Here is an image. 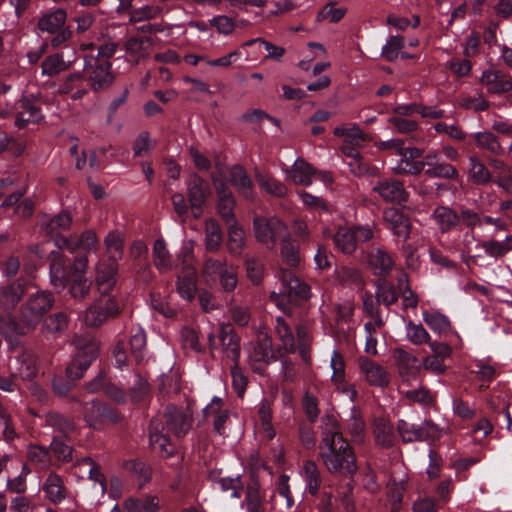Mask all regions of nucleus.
Instances as JSON below:
<instances>
[{
  "mask_svg": "<svg viewBox=\"0 0 512 512\" xmlns=\"http://www.w3.org/2000/svg\"><path fill=\"white\" fill-rule=\"evenodd\" d=\"M319 457L331 474L350 476L357 471L356 455L343 437L338 421L333 415L323 418Z\"/></svg>",
  "mask_w": 512,
  "mask_h": 512,
  "instance_id": "obj_1",
  "label": "nucleus"
},
{
  "mask_svg": "<svg viewBox=\"0 0 512 512\" xmlns=\"http://www.w3.org/2000/svg\"><path fill=\"white\" fill-rule=\"evenodd\" d=\"M53 297L41 291L31 295L22 305L19 322L9 318L0 324V331L5 335L10 346L14 336L25 335L35 329L42 317L52 308ZM14 349L13 347H11Z\"/></svg>",
  "mask_w": 512,
  "mask_h": 512,
  "instance_id": "obj_2",
  "label": "nucleus"
},
{
  "mask_svg": "<svg viewBox=\"0 0 512 512\" xmlns=\"http://www.w3.org/2000/svg\"><path fill=\"white\" fill-rule=\"evenodd\" d=\"M279 281L281 283L279 292L272 291L270 298L281 310L285 309L293 296L303 300L310 298L309 285L301 282L290 270H281Z\"/></svg>",
  "mask_w": 512,
  "mask_h": 512,
  "instance_id": "obj_3",
  "label": "nucleus"
},
{
  "mask_svg": "<svg viewBox=\"0 0 512 512\" xmlns=\"http://www.w3.org/2000/svg\"><path fill=\"white\" fill-rule=\"evenodd\" d=\"M253 231L256 240L270 250L275 248L278 240L288 236L287 226L276 217L255 216Z\"/></svg>",
  "mask_w": 512,
  "mask_h": 512,
  "instance_id": "obj_4",
  "label": "nucleus"
},
{
  "mask_svg": "<svg viewBox=\"0 0 512 512\" xmlns=\"http://www.w3.org/2000/svg\"><path fill=\"white\" fill-rule=\"evenodd\" d=\"M83 77L94 91L105 90L115 81L110 61L94 57L85 58Z\"/></svg>",
  "mask_w": 512,
  "mask_h": 512,
  "instance_id": "obj_5",
  "label": "nucleus"
},
{
  "mask_svg": "<svg viewBox=\"0 0 512 512\" xmlns=\"http://www.w3.org/2000/svg\"><path fill=\"white\" fill-rule=\"evenodd\" d=\"M208 343L211 353L220 352L223 357L237 363L240 357V344L237 335L229 325L222 324L219 334L210 333Z\"/></svg>",
  "mask_w": 512,
  "mask_h": 512,
  "instance_id": "obj_6",
  "label": "nucleus"
},
{
  "mask_svg": "<svg viewBox=\"0 0 512 512\" xmlns=\"http://www.w3.org/2000/svg\"><path fill=\"white\" fill-rule=\"evenodd\" d=\"M12 115L10 112H0V117L6 118ZM15 126L23 129L29 124L38 123L43 114L40 103L32 96H23L14 105Z\"/></svg>",
  "mask_w": 512,
  "mask_h": 512,
  "instance_id": "obj_7",
  "label": "nucleus"
},
{
  "mask_svg": "<svg viewBox=\"0 0 512 512\" xmlns=\"http://www.w3.org/2000/svg\"><path fill=\"white\" fill-rule=\"evenodd\" d=\"M334 135L343 139L341 149L344 156L348 158L359 157L357 147H360L368 140V136L355 124L336 127Z\"/></svg>",
  "mask_w": 512,
  "mask_h": 512,
  "instance_id": "obj_8",
  "label": "nucleus"
},
{
  "mask_svg": "<svg viewBox=\"0 0 512 512\" xmlns=\"http://www.w3.org/2000/svg\"><path fill=\"white\" fill-rule=\"evenodd\" d=\"M287 179L298 185H310L314 179L321 180L329 185L332 182V176L328 172L315 171L308 162H293L290 168L285 169Z\"/></svg>",
  "mask_w": 512,
  "mask_h": 512,
  "instance_id": "obj_9",
  "label": "nucleus"
},
{
  "mask_svg": "<svg viewBox=\"0 0 512 512\" xmlns=\"http://www.w3.org/2000/svg\"><path fill=\"white\" fill-rule=\"evenodd\" d=\"M88 259L80 256L75 259L71 275L69 276V293L74 299L85 298L91 288V281L85 277Z\"/></svg>",
  "mask_w": 512,
  "mask_h": 512,
  "instance_id": "obj_10",
  "label": "nucleus"
},
{
  "mask_svg": "<svg viewBox=\"0 0 512 512\" xmlns=\"http://www.w3.org/2000/svg\"><path fill=\"white\" fill-rule=\"evenodd\" d=\"M182 255L185 258L187 264L183 267L181 274L177 280V291L179 295L186 300H192L196 293V279L197 273L194 266L189 264L193 258L192 247H184L182 249Z\"/></svg>",
  "mask_w": 512,
  "mask_h": 512,
  "instance_id": "obj_11",
  "label": "nucleus"
},
{
  "mask_svg": "<svg viewBox=\"0 0 512 512\" xmlns=\"http://www.w3.org/2000/svg\"><path fill=\"white\" fill-rule=\"evenodd\" d=\"M118 311L117 302L113 298L103 296L87 309L84 321L89 326H99Z\"/></svg>",
  "mask_w": 512,
  "mask_h": 512,
  "instance_id": "obj_12",
  "label": "nucleus"
},
{
  "mask_svg": "<svg viewBox=\"0 0 512 512\" xmlns=\"http://www.w3.org/2000/svg\"><path fill=\"white\" fill-rule=\"evenodd\" d=\"M480 83L489 94L501 95L512 91V76L501 69L484 70L480 77Z\"/></svg>",
  "mask_w": 512,
  "mask_h": 512,
  "instance_id": "obj_13",
  "label": "nucleus"
},
{
  "mask_svg": "<svg viewBox=\"0 0 512 512\" xmlns=\"http://www.w3.org/2000/svg\"><path fill=\"white\" fill-rule=\"evenodd\" d=\"M56 246L63 250H68L74 253L78 249H82L85 252L96 251L98 248V239L96 233L92 230H87L78 236H58L55 238Z\"/></svg>",
  "mask_w": 512,
  "mask_h": 512,
  "instance_id": "obj_14",
  "label": "nucleus"
},
{
  "mask_svg": "<svg viewBox=\"0 0 512 512\" xmlns=\"http://www.w3.org/2000/svg\"><path fill=\"white\" fill-rule=\"evenodd\" d=\"M16 354L11 357L10 368L12 372L23 380L33 379L38 371L36 357L28 349L21 348L15 351Z\"/></svg>",
  "mask_w": 512,
  "mask_h": 512,
  "instance_id": "obj_15",
  "label": "nucleus"
},
{
  "mask_svg": "<svg viewBox=\"0 0 512 512\" xmlns=\"http://www.w3.org/2000/svg\"><path fill=\"white\" fill-rule=\"evenodd\" d=\"M359 369L363 379L371 386L384 388L390 383L391 375L389 371L371 359L361 357L359 359Z\"/></svg>",
  "mask_w": 512,
  "mask_h": 512,
  "instance_id": "obj_16",
  "label": "nucleus"
},
{
  "mask_svg": "<svg viewBox=\"0 0 512 512\" xmlns=\"http://www.w3.org/2000/svg\"><path fill=\"white\" fill-rule=\"evenodd\" d=\"M330 368L332 369L331 381L336 386V389L347 395L351 402H354L357 392L353 385L345 381V360L343 355L337 350L332 352Z\"/></svg>",
  "mask_w": 512,
  "mask_h": 512,
  "instance_id": "obj_17",
  "label": "nucleus"
},
{
  "mask_svg": "<svg viewBox=\"0 0 512 512\" xmlns=\"http://www.w3.org/2000/svg\"><path fill=\"white\" fill-rule=\"evenodd\" d=\"M275 360V354L271 339L263 336L257 340L249 353V362L254 371L261 372L271 361Z\"/></svg>",
  "mask_w": 512,
  "mask_h": 512,
  "instance_id": "obj_18",
  "label": "nucleus"
},
{
  "mask_svg": "<svg viewBox=\"0 0 512 512\" xmlns=\"http://www.w3.org/2000/svg\"><path fill=\"white\" fill-rule=\"evenodd\" d=\"M393 358L404 381L408 382L418 378L422 366L416 356L402 348H397L393 351Z\"/></svg>",
  "mask_w": 512,
  "mask_h": 512,
  "instance_id": "obj_19",
  "label": "nucleus"
},
{
  "mask_svg": "<svg viewBox=\"0 0 512 512\" xmlns=\"http://www.w3.org/2000/svg\"><path fill=\"white\" fill-rule=\"evenodd\" d=\"M45 499L54 505L62 503L68 497V488L64 479L55 472H50L42 485Z\"/></svg>",
  "mask_w": 512,
  "mask_h": 512,
  "instance_id": "obj_20",
  "label": "nucleus"
},
{
  "mask_svg": "<svg viewBox=\"0 0 512 512\" xmlns=\"http://www.w3.org/2000/svg\"><path fill=\"white\" fill-rule=\"evenodd\" d=\"M373 191L377 192L385 202L398 205L406 203L409 196L403 184L398 181H379L373 187Z\"/></svg>",
  "mask_w": 512,
  "mask_h": 512,
  "instance_id": "obj_21",
  "label": "nucleus"
},
{
  "mask_svg": "<svg viewBox=\"0 0 512 512\" xmlns=\"http://www.w3.org/2000/svg\"><path fill=\"white\" fill-rule=\"evenodd\" d=\"M208 195V184L204 180L194 176L188 185V198L195 218H199L202 215V207Z\"/></svg>",
  "mask_w": 512,
  "mask_h": 512,
  "instance_id": "obj_22",
  "label": "nucleus"
},
{
  "mask_svg": "<svg viewBox=\"0 0 512 512\" xmlns=\"http://www.w3.org/2000/svg\"><path fill=\"white\" fill-rule=\"evenodd\" d=\"M71 271L67 270V261L63 254L60 252L51 253L50 263V281L53 287L62 291L68 285V279Z\"/></svg>",
  "mask_w": 512,
  "mask_h": 512,
  "instance_id": "obj_23",
  "label": "nucleus"
},
{
  "mask_svg": "<svg viewBox=\"0 0 512 512\" xmlns=\"http://www.w3.org/2000/svg\"><path fill=\"white\" fill-rule=\"evenodd\" d=\"M166 422L168 428L177 436L181 437L188 433L192 424V413L187 409L179 410L174 406L166 409Z\"/></svg>",
  "mask_w": 512,
  "mask_h": 512,
  "instance_id": "obj_24",
  "label": "nucleus"
},
{
  "mask_svg": "<svg viewBox=\"0 0 512 512\" xmlns=\"http://www.w3.org/2000/svg\"><path fill=\"white\" fill-rule=\"evenodd\" d=\"M124 50L133 66L147 58L152 50V41L143 36H133L124 42Z\"/></svg>",
  "mask_w": 512,
  "mask_h": 512,
  "instance_id": "obj_25",
  "label": "nucleus"
},
{
  "mask_svg": "<svg viewBox=\"0 0 512 512\" xmlns=\"http://www.w3.org/2000/svg\"><path fill=\"white\" fill-rule=\"evenodd\" d=\"M384 221L394 235L408 239L411 233V222L407 216L396 208H387L383 212Z\"/></svg>",
  "mask_w": 512,
  "mask_h": 512,
  "instance_id": "obj_26",
  "label": "nucleus"
},
{
  "mask_svg": "<svg viewBox=\"0 0 512 512\" xmlns=\"http://www.w3.org/2000/svg\"><path fill=\"white\" fill-rule=\"evenodd\" d=\"M228 252L233 256H240L247 245V235L243 226L238 221L227 223Z\"/></svg>",
  "mask_w": 512,
  "mask_h": 512,
  "instance_id": "obj_27",
  "label": "nucleus"
},
{
  "mask_svg": "<svg viewBox=\"0 0 512 512\" xmlns=\"http://www.w3.org/2000/svg\"><path fill=\"white\" fill-rule=\"evenodd\" d=\"M117 263L101 262L97 266L96 282L99 292L107 296L116 283Z\"/></svg>",
  "mask_w": 512,
  "mask_h": 512,
  "instance_id": "obj_28",
  "label": "nucleus"
},
{
  "mask_svg": "<svg viewBox=\"0 0 512 512\" xmlns=\"http://www.w3.org/2000/svg\"><path fill=\"white\" fill-rule=\"evenodd\" d=\"M369 265L375 275L385 277L394 267L392 256L382 248H374L369 254Z\"/></svg>",
  "mask_w": 512,
  "mask_h": 512,
  "instance_id": "obj_29",
  "label": "nucleus"
},
{
  "mask_svg": "<svg viewBox=\"0 0 512 512\" xmlns=\"http://www.w3.org/2000/svg\"><path fill=\"white\" fill-rule=\"evenodd\" d=\"M67 19V13L62 8L43 14L37 23V28L41 32L54 34L62 29Z\"/></svg>",
  "mask_w": 512,
  "mask_h": 512,
  "instance_id": "obj_30",
  "label": "nucleus"
},
{
  "mask_svg": "<svg viewBox=\"0 0 512 512\" xmlns=\"http://www.w3.org/2000/svg\"><path fill=\"white\" fill-rule=\"evenodd\" d=\"M216 189L219 198L217 205L219 215L226 224L237 221L233 212L235 200L230 190H228L222 183L219 185L216 184Z\"/></svg>",
  "mask_w": 512,
  "mask_h": 512,
  "instance_id": "obj_31",
  "label": "nucleus"
},
{
  "mask_svg": "<svg viewBox=\"0 0 512 512\" xmlns=\"http://www.w3.org/2000/svg\"><path fill=\"white\" fill-rule=\"evenodd\" d=\"M242 507L247 512H266L265 494L258 482H252L247 486L245 500Z\"/></svg>",
  "mask_w": 512,
  "mask_h": 512,
  "instance_id": "obj_32",
  "label": "nucleus"
},
{
  "mask_svg": "<svg viewBox=\"0 0 512 512\" xmlns=\"http://www.w3.org/2000/svg\"><path fill=\"white\" fill-rule=\"evenodd\" d=\"M150 446L162 457H169L173 454V447L169 438L159 431V423L151 421L150 424Z\"/></svg>",
  "mask_w": 512,
  "mask_h": 512,
  "instance_id": "obj_33",
  "label": "nucleus"
},
{
  "mask_svg": "<svg viewBox=\"0 0 512 512\" xmlns=\"http://www.w3.org/2000/svg\"><path fill=\"white\" fill-rule=\"evenodd\" d=\"M223 401L220 398L214 397L210 404L204 408L205 417L214 418V428L220 434H225V422L229 417V413L223 410Z\"/></svg>",
  "mask_w": 512,
  "mask_h": 512,
  "instance_id": "obj_34",
  "label": "nucleus"
},
{
  "mask_svg": "<svg viewBox=\"0 0 512 512\" xmlns=\"http://www.w3.org/2000/svg\"><path fill=\"white\" fill-rule=\"evenodd\" d=\"M204 245L205 249L209 252H217L222 243L223 234L219 223L213 219L208 218L204 222Z\"/></svg>",
  "mask_w": 512,
  "mask_h": 512,
  "instance_id": "obj_35",
  "label": "nucleus"
},
{
  "mask_svg": "<svg viewBox=\"0 0 512 512\" xmlns=\"http://www.w3.org/2000/svg\"><path fill=\"white\" fill-rule=\"evenodd\" d=\"M373 434L376 443L383 447H391L396 439L393 424L384 418L374 421Z\"/></svg>",
  "mask_w": 512,
  "mask_h": 512,
  "instance_id": "obj_36",
  "label": "nucleus"
},
{
  "mask_svg": "<svg viewBox=\"0 0 512 512\" xmlns=\"http://www.w3.org/2000/svg\"><path fill=\"white\" fill-rule=\"evenodd\" d=\"M125 512H158L159 499L153 495H147L143 498H128L124 501Z\"/></svg>",
  "mask_w": 512,
  "mask_h": 512,
  "instance_id": "obj_37",
  "label": "nucleus"
},
{
  "mask_svg": "<svg viewBox=\"0 0 512 512\" xmlns=\"http://www.w3.org/2000/svg\"><path fill=\"white\" fill-rule=\"evenodd\" d=\"M432 217L439 230L443 233L450 231L460 222L459 215L447 206H438L434 210Z\"/></svg>",
  "mask_w": 512,
  "mask_h": 512,
  "instance_id": "obj_38",
  "label": "nucleus"
},
{
  "mask_svg": "<svg viewBox=\"0 0 512 512\" xmlns=\"http://www.w3.org/2000/svg\"><path fill=\"white\" fill-rule=\"evenodd\" d=\"M72 64L73 60L65 61L62 53L49 55L41 63L42 75L54 77L68 70Z\"/></svg>",
  "mask_w": 512,
  "mask_h": 512,
  "instance_id": "obj_39",
  "label": "nucleus"
},
{
  "mask_svg": "<svg viewBox=\"0 0 512 512\" xmlns=\"http://www.w3.org/2000/svg\"><path fill=\"white\" fill-rule=\"evenodd\" d=\"M275 332L281 342V348L288 353L296 351L297 345L290 324L283 317H276Z\"/></svg>",
  "mask_w": 512,
  "mask_h": 512,
  "instance_id": "obj_40",
  "label": "nucleus"
},
{
  "mask_svg": "<svg viewBox=\"0 0 512 512\" xmlns=\"http://www.w3.org/2000/svg\"><path fill=\"white\" fill-rule=\"evenodd\" d=\"M68 327V317L65 313L59 312L48 317L42 326V332L48 339H54L64 332Z\"/></svg>",
  "mask_w": 512,
  "mask_h": 512,
  "instance_id": "obj_41",
  "label": "nucleus"
},
{
  "mask_svg": "<svg viewBox=\"0 0 512 512\" xmlns=\"http://www.w3.org/2000/svg\"><path fill=\"white\" fill-rule=\"evenodd\" d=\"M105 413V404L98 400H92L85 403L83 407V416L87 424L98 429L103 424V415Z\"/></svg>",
  "mask_w": 512,
  "mask_h": 512,
  "instance_id": "obj_42",
  "label": "nucleus"
},
{
  "mask_svg": "<svg viewBox=\"0 0 512 512\" xmlns=\"http://www.w3.org/2000/svg\"><path fill=\"white\" fill-rule=\"evenodd\" d=\"M229 180L245 198H252V183L242 166H233L230 171Z\"/></svg>",
  "mask_w": 512,
  "mask_h": 512,
  "instance_id": "obj_43",
  "label": "nucleus"
},
{
  "mask_svg": "<svg viewBox=\"0 0 512 512\" xmlns=\"http://www.w3.org/2000/svg\"><path fill=\"white\" fill-rule=\"evenodd\" d=\"M378 147L382 150H396L397 155L401 156L402 160H414L422 156V150L414 147H403V141L399 139L380 142Z\"/></svg>",
  "mask_w": 512,
  "mask_h": 512,
  "instance_id": "obj_44",
  "label": "nucleus"
},
{
  "mask_svg": "<svg viewBox=\"0 0 512 512\" xmlns=\"http://www.w3.org/2000/svg\"><path fill=\"white\" fill-rule=\"evenodd\" d=\"M333 238L335 246L344 254H352L356 250V233L353 228H339Z\"/></svg>",
  "mask_w": 512,
  "mask_h": 512,
  "instance_id": "obj_45",
  "label": "nucleus"
},
{
  "mask_svg": "<svg viewBox=\"0 0 512 512\" xmlns=\"http://www.w3.org/2000/svg\"><path fill=\"white\" fill-rule=\"evenodd\" d=\"M24 294V288L19 283H12L0 287V309H8L15 306Z\"/></svg>",
  "mask_w": 512,
  "mask_h": 512,
  "instance_id": "obj_46",
  "label": "nucleus"
},
{
  "mask_svg": "<svg viewBox=\"0 0 512 512\" xmlns=\"http://www.w3.org/2000/svg\"><path fill=\"white\" fill-rule=\"evenodd\" d=\"M72 224V216L67 211H62L56 216L43 221V229L51 236L56 235L59 231L68 230Z\"/></svg>",
  "mask_w": 512,
  "mask_h": 512,
  "instance_id": "obj_47",
  "label": "nucleus"
},
{
  "mask_svg": "<svg viewBox=\"0 0 512 512\" xmlns=\"http://www.w3.org/2000/svg\"><path fill=\"white\" fill-rule=\"evenodd\" d=\"M104 244L110 262L117 263L123 256V236L112 231L105 237Z\"/></svg>",
  "mask_w": 512,
  "mask_h": 512,
  "instance_id": "obj_48",
  "label": "nucleus"
},
{
  "mask_svg": "<svg viewBox=\"0 0 512 512\" xmlns=\"http://www.w3.org/2000/svg\"><path fill=\"white\" fill-rule=\"evenodd\" d=\"M336 279L345 286L354 288H360L362 286V275L360 271L354 267L341 266L336 270Z\"/></svg>",
  "mask_w": 512,
  "mask_h": 512,
  "instance_id": "obj_49",
  "label": "nucleus"
},
{
  "mask_svg": "<svg viewBox=\"0 0 512 512\" xmlns=\"http://www.w3.org/2000/svg\"><path fill=\"white\" fill-rule=\"evenodd\" d=\"M405 333L408 341L417 346L427 344L431 339L430 334L422 324H416L411 320L405 325Z\"/></svg>",
  "mask_w": 512,
  "mask_h": 512,
  "instance_id": "obj_50",
  "label": "nucleus"
},
{
  "mask_svg": "<svg viewBox=\"0 0 512 512\" xmlns=\"http://www.w3.org/2000/svg\"><path fill=\"white\" fill-rule=\"evenodd\" d=\"M423 320L432 331L438 334L447 333L451 329V322L449 319L438 312L429 313L425 311L423 313Z\"/></svg>",
  "mask_w": 512,
  "mask_h": 512,
  "instance_id": "obj_51",
  "label": "nucleus"
},
{
  "mask_svg": "<svg viewBox=\"0 0 512 512\" xmlns=\"http://www.w3.org/2000/svg\"><path fill=\"white\" fill-rule=\"evenodd\" d=\"M154 263L160 271H167L172 266V258L164 240L158 239L153 247Z\"/></svg>",
  "mask_w": 512,
  "mask_h": 512,
  "instance_id": "obj_52",
  "label": "nucleus"
},
{
  "mask_svg": "<svg viewBox=\"0 0 512 512\" xmlns=\"http://www.w3.org/2000/svg\"><path fill=\"white\" fill-rule=\"evenodd\" d=\"M226 261H221L214 258H208L203 263L202 276L206 282H216L219 276L226 269Z\"/></svg>",
  "mask_w": 512,
  "mask_h": 512,
  "instance_id": "obj_53",
  "label": "nucleus"
},
{
  "mask_svg": "<svg viewBox=\"0 0 512 512\" xmlns=\"http://www.w3.org/2000/svg\"><path fill=\"white\" fill-rule=\"evenodd\" d=\"M74 345L82 357L89 358L91 361L97 358L99 354V343L91 337H81L74 340Z\"/></svg>",
  "mask_w": 512,
  "mask_h": 512,
  "instance_id": "obj_54",
  "label": "nucleus"
},
{
  "mask_svg": "<svg viewBox=\"0 0 512 512\" xmlns=\"http://www.w3.org/2000/svg\"><path fill=\"white\" fill-rule=\"evenodd\" d=\"M244 266L250 281L256 285L260 284L264 276V265L261 260L254 256L246 257Z\"/></svg>",
  "mask_w": 512,
  "mask_h": 512,
  "instance_id": "obj_55",
  "label": "nucleus"
},
{
  "mask_svg": "<svg viewBox=\"0 0 512 512\" xmlns=\"http://www.w3.org/2000/svg\"><path fill=\"white\" fill-rule=\"evenodd\" d=\"M347 429L353 441L361 443L364 440L365 423L357 411H353L347 422Z\"/></svg>",
  "mask_w": 512,
  "mask_h": 512,
  "instance_id": "obj_56",
  "label": "nucleus"
},
{
  "mask_svg": "<svg viewBox=\"0 0 512 512\" xmlns=\"http://www.w3.org/2000/svg\"><path fill=\"white\" fill-rule=\"evenodd\" d=\"M29 461L39 468H46L50 464L49 451L43 446L29 445L27 450Z\"/></svg>",
  "mask_w": 512,
  "mask_h": 512,
  "instance_id": "obj_57",
  "label": "nucleus"
},
{
  "mask_svg": "<svg viewBox=\"0 0 512 512\" xmlns=\"http://www.w3.org/2000/svg\"><path fill=\"white\" fill-rule=\"evenodd\" d=\"M280 253L284 261L290 266L298 265L300 261L298 248L292 243L288 235L281 240Z\"/></svg>",
  "mask_w": 512,
  "mask_h": 512,
  "instance_id": "obj_58",
  "label": "nucleus"
},
{
  "mask_svg": "<svg viewBox=\"0 0 512 512\" xmlns=\"http://www.w3.org/2000/svg\"><path fill=\"white\" fill-rule=\"evenodd\" d=\"M131 355L136 362H141L145 356L146 334L143 330H138L130 338Z\"/></svg>",
  "mask_w": 512,
  "mask_h": 512,
  "instance_id": "obj_59",
  "label": "nucleus"
},
{
  "mask_svg": "<svg viewBox=\"0 0 512 512\" xmlns=\"http://www.w3.org/2000/svg\"><path fill=\"white\" fill-rule=\"evenodd\" d=\"M404 47V38L402 36H391L382 48L381 55L387 61H394L397 59L400 50Z\"/></svg>",
  "mask_w": 512,
  "mask_h": 512,
  "instance_id": "obj_60",
  "label": "nucleus"
},
{
  "mask_svg": "<svg viewBox=\"0 0 512 512\" xmlns=\"http://www.w3.org/2000/svg\"><path fill=\"white\" fill-rule=\"evenodd\" d=\"M217 489L222 492H230L231 497L239 498L242 489L240 477H222L215 481Z\"/></svg>",
  "mask_w": 512,
  "mask_h": 512,
  "instance_id": "obj_61",
  "label": "nucleus"
},
{
  "mask_svg": "<svg viewBox=\"0 0 512 512\" xmlns=\"http://www.w3.org/2000/svg\"><path fill=\"white\" fill-rule=\"evenodd\" d=\"M150 391V385L146 378L140 374L134 375V383L130 388V398L134 402H138L144 399Z\"/></svg>",
  "mask_w": 512,
  "mask_h": 512,
  "instance_id": "obj_62",
  "label": "nucleus"
},
{
  "mask_svg": "<svg viewBox=\"0 0 512 512\" xmlns=\"http://www.w3.org/2000/svg\"><path fill=\"white\" fill-rule=\"evenodd\" d=\"M180 376L175 371L163 374L160 379V390L164 394L177 393L180 390Z\"/></svg>",
  "mask_w": 512,
  "mask_h": 512,
  "instance_id": "obj_63",
  "label": "nucleus"
},
{
  "mask_svg": "<svg viewBox=\"0 0 512 512\" xmlns=\"http://www.w3.org/2000/svg\"><path fill=\"white\" fill-rule=\"evenodd\" d=\"M91 362L89 358H84L81 353H77L67 368V376L70 379L80 378Z\"/></svg>",
  "mask_w": 512,
  "mask_h": 512,
  "instance_id": "obj_64",
  "label": "nucleus"
}]
</instances>
